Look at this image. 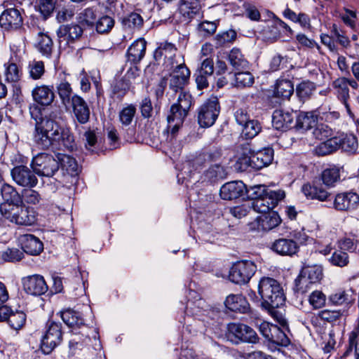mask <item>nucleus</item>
I'll return each instance as SVG.
<instances>
[{"instance_id":"nucleus-1","label":"nucleus","mask_w":359,"mask_h":359,"mask_svg":"<svg viewBox=\"0 0 359 359\" xmlns=\"http://www.w3.org/2000/svg\"><path fill=\"white\" fill-rule=\"evenodd\" d=\"M34 140L41 149L55 146L72 151L76 148L74 136L70 129L60 126L50 116L36 124Z\"/></svg>"},{"instance_id":"nucleus-2","label":"nucleus","mask_w":359,"mask_h":359,"mask_svg":"<svg viewBox=\"0 0 359 359\" xmlns=\"http://www.w3.org/2000/svg\"><path fill=\"white\" fill-rule=\"evenodd\" d=\"M257 290L264 309L279 308L285 302L282 285L273 278L262 277L259 281Z\"/></svg>"},{"instance_id":"nucleus-3","label":"nucleus","mask_w":359,"mask_h":359,"mask_svg":"<svg viewBox=\"0 0 359 359\" xmlns=\"http://www.w3.org/2000/svg\"><path fill=\"white\" fill-rule=\"evenodd\" d=\"M0 212L4 218L18 225L31 226L36 221V212L22 204H1Z\"/></svg>"},{"instance_id":"nucleus-4","label":"nucleus","mask_w":359,"mask_h":359,"mask_svg":"<svg viewBox=\"0 0 359 359\" xmlns=\"http://www.w3.org/2000/svg\"><path fill=\"white\" fill-rule=\"evenodd\" d=\"M172 69V72L169 74V76H164L159 83V86L162 88V91L166 87L168 81L170 88L175 92L182 90L189 82L190 71L183 61L175 64Z\"/></svg>"},{"instance_id":"nucleus-5","label":"nucleus","mask_w":359,"mask_h":359,"mask_svg":"<svg viewBox=\"0 0 359 359\" xmlns=\"http://www.w3.org/2000/svg\"><path fill=\"white\" fill-rule=\"evenodd\" d=\"M227 337L234 344L241 343L257 344L259 338L250 326L243 323H229L227 327Z\"/></svg>"},{"instance_id":"nucleus-6","label":"nucleus","mask_w":359,"mask_h":359,"mask_svg":"<svg viewBox=\"0 0 359 359\" xmlns=\"http://www.w3.org/2000/svg\"><path fill=\"white\" fill-rule=\"evenodd\" d=\"M307 236L302 232H294L291 238H278L272 244L271 249L282 256H292L299 250L298 244L306 242Z\"/></svg>"},{"instance_id":"nucleus-7","label":"nucleus","mask_w":359,"mask_h":359,"mask_svg":"<svg viewBox=\"0 0 359 359\" xmlns=\"http://www.w3.org/2000/svg\"><path fill=\"white\" fill-rule=\"evenodd\" d=\"M31 165L36 174L48 177L53 176L59 169L58 161L47 153H41L33 157Z\"/></svg>"},{"instance_id":"nucleus-8","label":"nucleus","mask_w":359,"mask_h":359,"mask_svg":"<svg viewBox=\"0 0 359 359\" xmlns=\"http://www.w3.org/2000/svg\"><path fill=\"white\" fill-rule=\"evenodd\" d=\"M257 270L252 261L241 260L234 263L229 271V280L236 284H245L251 279Z\"/></svg>"},{"instance_id":"nucleus-9","label":"nucleus","mask_w":359,"mask_h":359,"mask_svg":"<svg viewBox=\"0 0 359 359\" xmlns=\"http://www.w3.org/2000/svg\"><path fill=\"white\" fill-rule=\"evenodd\" d=\"M219 113L218 99L212 97L201 106L198 111V122L201 127L212 126Z\"/></svg>"},{"instance_id":"nucleus-10","label":"nucleus","mask_w":359,"mask_h":359,"mask_svg":"<svg viewBox=\"0 0 359 359\" xmlns=\"http://www.w3.org/2000/svg\"><path fill=\"white\" fill-rule=\"evenodd\" d=\"M62 339L61 325L53 321L47 324V330L42 337L41 349L45 354L50 353L60 344Z\"/></svg>"},{"instance_id":"nucleus-11","label":"nucleus","mask_w":359,"mask_h":359,"mask_svg":"<svg viewBox=\"0 0 359 359\" xmlns=\"http://www.w3.org/2000/svg\"><path fill=\"white\" fill-rule=\"evenodd\" d=\"M285 196L283 190L269 191L268 195L255 201H250L252 209L259 213H267L272 210Z\"/></svg>"},{"instance_id":"nucleus-12","label":"nucleus","mask_w":359,"mask_h":359,"mask_svg":"<svg viewBox=\"0 0 359 359\" xmlns=\"http://www.w3.org/2000/svg\"><path fill=\"white\" fill-rule=\"evenodd\" d=\"M83 32L81 27L76 24L60 25L56 32L60 48H65L74 43L81 37Z\"/></svg>"},{"instance_id":"nucleus-13","label":"nucleus","mask_w":359,"mask_h":359,"mask_svg":"<svg viewBox=\"0 0 359 359\" xmlns=\"http://www.w3.org/2000/svg\"><path fill=\"white\" fill-rule=\"evenodd\" d=\"M177 48L175 46L171 43L165 41L161 43L155 50L154 57L156 61H160L163 58V66L168 70H171L175 64H177L179 61L176 59Z\"/></svg>"},{"instance_id":"nucleus-14","label":"nucleus","mask_w":359,"mask_h":359,"mask_svg":"<svg viewBox=\"0 0 359 359\" xmlns=\"http://www.w3.org/2000/svg\"><path fill=\"white\" fill-rule=\"evenodd\" d=\"M359 205V195L353 191H345L334 196L332 207L339 212L355 210Z\"/></svg>"},{"instance_id":"nucleus-15","label":"nucleus","mask_w":359,"mask_h":359,"mask_svg":"<svg viewBox=\"0 0 359 359\" xmlns=\"http://www.w3.org/2000/svg\"><path fill=\"white\" fill-rule=\"evenodd\" d=\"M11 176L14 182L23 187H34L38 180L33 171L25 165L16 166L11 170Z\"/></svg>"},{"instance_id":"nucleus-16","label":"nucleus","mask_w":359,"mask_h":359,"mask_svg":"<svg viewBox=\"0 0 359 359\" xmlns=\"http://www.w3.org/2000/svg\"><path fill=\"white\" fill-rule=\"evenodd\" d=\"M24 290L29 294L39 296L48 290L44 278L41 275H32L22 279Z\"/></svg>"},{"instance_id":"nucleus-17","label":"nucleus","mask_w":359,"mask_h":359,"mask_svg":"<svg viewBox=\"0 0 359 359\" xmlns=\"http://www.w3.org/2000/svg\"><path fill=\"white\" fill-rule=\"evenodd\" d=\"M23 24L20 11L15 8L5 10L0 15V25L7 30H16Z\"/></svg>"},{"instance_id":"nucleus-18","label":"nucleus","mask_w":359,"mask_h":359,"mask_svg":"<svg viewBox=\"0 0 359 359\" xmlns=\"http://www.w3.org/2000/svg\"><path fill=\"white\" fill-rule=\"evenodd\" d=\"M288 32L290 34L293 33L290 27L280 19H276L271 22L263 30L264 39L269 42L276 41L282 36V32Z\"/></svg>"},{"instance_id":"nucleus-19","label":"nucleus","mask_w":359,"mask_h":359,"mask_svg":"<svg viewBox=\"0 0 359 359\" xmlns=\"http://www.w3.org/2000/svg\"><path fill=\"white\" fill-rule=\"evenodd\" d=\"M191 106V95L187 92H182L177 99V102L173 104L170 108V118H177L181 121L187 115Z\"/></svg>"},{"instance_id":"nucleus-20","label":"nucleus","mask_w":359,"mask_h":359,"mask_svg":"<svg viewBox=\"0 0 359 359\" xmlns=\"http://www.w3.org/2000/svg\"><path fill=\"white\" fill-rule=\"evenodd\" d=\"M69 106L72 107L74 114L79 123L85 124L89 121L90 109L83 97L74 94Z\"/></svg>"},{"instance_id":"nucleus-21","label":"nucleus","mask_w":359,"mask_h":359,"mask_svg":"<svg viewBox=\"0 0 359 359\" xmlns=\"http://www.w3.org/2000/svg\"><path fill=\"white\" fill-rule=\"evenodd\" d=\"M19 241L22 250L31 255H38L43 250V244L39 238L32 234L20 236Z\"/></svg>"},{"instance_id":"nucleus-22","label":"nucleus","mask_w":359,"mask_h":359,"mask_svg":"<svg viewBox=\"0 0 359 359\" xmlns=\"http://www.w3.org/2000/svg\"><path fill=\"white\" fill-rule=\"evenodd\" d=\"M273 159V150L270 147L255 151L252 149V168L259 170L269 165Z\"/></svg>"},{"instance_id":"nucleus-23","label":"nucleus","mask_w":359,"mask_h":359,"mask_svg":"<svg viewBox=\"0 0 359 359\" xmlns=\"http://www.w3.org/2000/svg\"><path fill=\"white\" fill-rule=\"evenodd\" d=\"M226 309L234 312L245 313L250 309V304L242 294H229L224 301Z\"/></svg>"},{"instance_id":"nucleus-24","label":"nucleus","mask_w":359,"mask_h":359,"mask_svg":"<svg viewBox=\"0 0 359 359\" xmlns=\"http://www.w3.org/2000/svg\"><path fill=\"white\" fill-rule=\"evenodd\" d=\"M245 184L241 181L230 182L220 189V196L224 200H233L241 196Z\"/></svg>"},{"instance_id":"nucleus-25","label":"nucleus","mask_w":359,"mask_h":359,"mask_svg":"<svg viewBox=\"0 0 359 359\" xmlns=\"http://www.w3.org/2000/svg\"><path fill=\"white\" fill-rule=\"evenodd\" d=\"M334 88L336 90L338 97L341 100L344 104L348 114L353 118V113L351 110L350 105L348 103L349 98V89L346 83V78L341 77L336 79L332 84Z\"/></svg>"},{"instance_id":"nucleus-26","label":"nucleus","mask_w":359,"mask_h":359,"mask_svg":"<svg viewBox=\"0 0 359 359\" xmlns=\"http://www.w3.org/2000/svg\"><path fill=\"white\" fill-rule=\"evenodd\" d=\"M294 120L293 113L276 109L272 116L273 126L277 130H285L291 127Z\"/></svg>"},{"instance_id":"nucleus-27","label":"nucleus","mask_w":359,"mask_h":359,"mask_svg":"<svg viewBox=\"0 0 359 359\" xmlns=\"http://www.w3.org/2000/svg\"><path fill=\"white\" fill-rule=\"evenodd\" d=\"M343 167L336 165H332L323 170L320 175V179L326 187H333L341 180V172Z\"/></svg>"},{"instance_id":"nucleus-28","label":"nucleus","mask_w":359,"mask_h":359,"mask_svg":"<svg viewBox=\"0 0 359 359\" xmlns=\"http://www.w3.org/2000/svg\"><path fill=\"white\" fill-rule=\"evenodd\" d=\"M32 94L35 102L45 106L50 104L55 97L53 88L47 86H36Z\"/></svg>"},{"instance_id":"nucleus-29","label":"nucleus","mask_w":359,"mask_h":359,"mask_svg":"<svg viewBox=\"0 0 359 359\" xmlns=\"http://www.w3.org/2000/svg\"><path fill=\"white\" fill-rule=\"evenodd\" d=\"M302 191L308 198L317 199L320 201H327L331 195V194L321 185L311 186L309 184H304L302 187Z\"/></svg>"},{"instance_id":"nucleus-30","label":"nucleus","mask_w":359,"mask_h":359,"mask_svg":"<svg viewBox=\"0 0 359 359\" xmlns=\"http://www.w3.org/2000/svg\"><path fill=\"white\" fill-rule=\"evenodd\" d=\"M281 219L276 212L262 213L257 218V227L263 231H270L280 224Z\"/></svg>"},{"instance_id":"nucleus-31","label":"nucleus","mask_w":359,"mask_h":359,"mask_svg":"<svg viewBox=\"0 0 359 359\" xmlns=\"http://www.w3.org/2000/svg\"><path fill=\"white\" fill-rule=\"evenodd\" d=\"M352 292L351 290H337L328 297L329 303L333 306L349 307L353 302Z\"/></svg>"},{"instance_id":"nucleus-32","label":"nucleus","mask_w":359,"mask_h":359,"mask_svg":"<svg viewBox=\"0 0 359 359\" xmlns=\"http://www.w3.org/2000/svg\"><path fill=\"white\" fill-rule=\"evenodd\" d=\"M147 41L142 38L134 41L127 51L128 60L133 63L140 62L144 56Z\"/></svg>"},{"instance_id":"nucleus-33","label":"nucleus","mask_w":359,"mask_h":359,"mask_svg":"<svg viewBox=\"0 0 359 359\" xmlns=\"http://www.w3.org/2000/svg\"><path fill=\"white\" fill-rule=\"evenodd\" d=\"M318 114L316 111H301L296 117V128L303 130L315 127L318 122Z\"/></svg>"},{"instance_id":"nucleus-34","label":"nucleus","mask_w":359,"mask_h":359,"mask_svg":"<svg viewBox=\"0 0 359 359\" xmlns=\"http://www.w3.org/2000/svg\"><path fill=\"white\" fill-rule=\"evenodd\" d=\"M294 92V86L289 79L277 80L273 90V96L283 100H288Z\"/></svg>"},{"instance_id":"nucleus-35","label":"nucleus","mask_w":359,"mask_h":359,"mask_svg":"<svg viewBox=\"0 0 359 359\" xmlns=\"http://www.w3.org/2000/svg\"><path fill=\"white\" fill-rule=\"evenodd\" d=\"M252 148L250 144H245L241 147V151L236 163V169L245 171L249 167L252 168Z\"/></svg>"},{"instance_id":"nucleus-36","label":"nucleus","mask_w":359,"mask_h":359,"mask_svg":"<svg viewBox=\"0 0 359 359\" xmlns=\"http://www.w3.org/2000/svg\"><path fill=\"white\" fill-rule=\"evenodd\" d=\"M1 194L4 202L2 204L18 205L22 204L21 194L15 188L8 184H4L1 188Z\"/></svg>"},{"instance_id":"nucleus-37","label":"nucleus","mask_w":359,"mask_h":359,"mask_svg":"<svg viewBox=\"0 0 359 359\" xmlns=\"http://www.w3.org/2000/svg\"><path fill=\"white\" fill-rule=\"evenodd\" d=\"M201 6L198 0H180L179 11L180 13L189 18L199 15Z\"/></svg>"},{"instance_id":"nucleus-38","label":"nucleus","mask_w":359,"mask_h":359,"mask_svg":"<svg viewBox=\"0 0 359 359\" xmlns=\"http://www.w3.org/2000/svg\"><path fill=\"white\" fill-rule=\"evenodd\" d=\"M56 89L62 103L65 107H69L74 95L71 84L65 80H61L57 83Z\"/></svg>"},{"instance_id":"nucleus-39","label":"nucleus","mask_w":359,"mask_h":359,"mask_svg":"<svg viewBox=\"0 0 359 359\" xmlns=\"http://www.w3.org/2000/svg\"><path fill=\"white\" fill-rule=\"evenodd\" d=\"M338 149H339V138L334 137L320 143L315 151L318 156H326L336 151Z\"/></svg>"},{"instance_id":"nucleus-40","label":"nucleus","mask_w":359,"mask_h":359,"mask_svg":"<svg viewBox=\"0 0 359 359\" xmlns=\"http://www.w3.org/2000/svg\"><path fill=\"white\" fill-rule=\"evenodd\" d=\"M229 61L236 70L240 71L248 69L249 63L238 48H233L230 51Z\"/></svg>"},{"instance_id":"nucleus-41","label":"nucleus","mask_w":359,"mask_h":359,"mask_svg":"<svg viewBox=\"0 0 359 359\" xmlns=\"http://www.w3.org/2000/svg\"><path fill=\"white\" fill-rule=\"evenodd\" d=\"M57 158L59 164H60L63 170H65L71 175H76L78 174L79 166L74 158L69 155L60 154Z\"/></svg>"},{"instance_id":"nucleus-42","label":"nucleus","mask_w":359,"mask_h":359,"mask_svg":"<svg viewBox=\"0 0 359 359\" xmlns=\"http://www.w3.org/2000/svg\"><path fill=\"white\" fill-rule=\"evenodd\" d=\"M61 318L69 327H79L83 324V320L81 314L72 309H67L61 312Z\"/></svg>"},{"instance_id":"nucleus-43","label":"nucleus","mask_w":359,"mask_h":359,"mask_svg":"<svg viewBox=\"0 0 359 359\" xmlns=\"http://www.w3.org/2000/svg\"><path fill=\"white\" fill-rule=\"evenodd\" d=\"M53 48V43L52 39L46 34H40L37 49L42 55L49 58L51 56Z\"/></svg>"},{"instance_id":"nucleus-44","label":"nucleus","mask_w":359,"mask_h":359,"mask_svg":"<svg viewBox=\"0 0 359 359\" xmlns=\"http://www.w3.org/2000/svg\"><path fill=\"white\" fill-rule=\"evenodd\" d=\"M315 286V284L301 273L294 280V290L295 292L303 294L313 289Z\"/></svg>"},{"instance_id":"nucleus-45","label":"nucleus","mask_w":359,"mask_h":359,"mask_svg":"<svg viewBox=\"0 0 359 359\" xmlns=\"http://www.w3.org/2000/svg\"><path fill=\"white\" fill-rule=\"evenodd\" d=\"M301 273L316 285L320 283L323 276L321 266L317 265L307 266Z\"/></svg>"},{"instance_id":"nucleus-46","label":"nucleus","mask_w":359,"mask_h":359,"mask_svg":"<svg viewBox=\"0 0 359 359\" xmlns=\"http://www.w3.org/2000/svg\"><path fill=\"white\" fill-rule=\"evenodd\" d=\"M21 198L22 199V205H25V203L29 205H36L39 204L41 200V197L39 193L29 187L24 189L22 191Z\"/></svg>"},{"instance_id":"nucleus-47","label":"nucleus","mask_w":359,"mask_h":359,"mask_svg":"<svg viewBox=\"0 0 359 359\" xmlns=\"http://www.w3.org/2000/svg\"><path fill=\"white\" fill-rule=\"evenodd\" d=\"M242 129V135L246 139H252L261 131L260 123L257 120L250 119L244 124Z\"/></svg>"},{"instance_id":"nucleus-48","label":"nucleus","mask_w":359,"mask_h":359,"mask_svg":"<svg viewBox=\"0 0 359 359\" xmlns=\"http://www.w3.org/2000/svg\"><path fill=\"white\" fill-rule=\"evenodd\" d=\"M234 77L235 86L238 88L248 87L254 83V76L247 69L236 73Z\"/></svg>"},{"instance_id":"nucleus-49","label":"nucleus","mask_w":359,"mask_h":359,"mask_svg":"<svg viewBox=\"0 0 359 359\" xmlns=\"http://www.w3.org/2000/svg\"><path fill=\"white\" fill-rule=\"evenodd\" d=\"M357 138L353 135H346L342 139L339 138V148L344 151L353 154L358 149Z\"/></svg>"},{"instance_id":"nucleus-50","label":"nucleus","mask_w":359,"mask_h":359,"mask_svg":"<svg viewBox=\"0 0 359 359\" xmlns=\"http://www.w3.org/2000/svg\"><path fill=\"white\" fill-rule=\"evenodd\" d=\"M316 89V85L311 81H303L296 88L297 96L302 100L309 99Z\"/></svg>"},{"instance_id":"nucleus-51","label":"nucleus","mask_w":359,"mask_h":359,"mask_svg":"<svg viewBox=\"0 0 359 359\" xmlns=\"http://www.w3.org/2000/svg\"><path fill=\"white\" fill-rule=\"evenodd\" d=\"M114 26V20L109 15L100 17L95 23L96 31L100 34H107Z\"/></svg>"},{"instance_id":"nucleus-52","label":"nucleus","mask_w":359,"mask_h":359,"mask_svg":"<svg viewBox=\"0 0 359 359\" xmlns=\"http://www.w3.org/2000/svg\"><path fill=\"white\" fill-rule=\"evenodd\" d=\"M7 321L14 330H20L26 321V314L22 311L10 312Z\"/></svg>"},{"instance_id":"nucleus-53","label":"nucleus","mask_w":359,"mask_h":359,"mask_svg":"<svg viewBox=\"0 0 359 359\" xmlns=\"http://www.w3.org/2000/svg\"><path fill=\"white\" fill-rule=\"evenodd\" d=\"M269 191L264 184H257L246 188V194L250 201L258 200L266 195H268Z\"/></svg>"},{"instance_id":"nucleus-54","label":"nucleus","mask_w":359,"mask_h":359,"mask_svg":"<svg viewBox=\"0 0 359 359\" xmlns=\"http://www.w3.org/2000/svg\"><path fill=\"white\" fill-rule=\"evenodd\" d=\"M326 295L320 290H313L309 296V304L313 309L323 308L326 304Z\"/></svg>"},{"instance_id":"nucleus-55","label":"nucleus","mask_w":359,"mask_h":359,"mask_svg":"<svg viewBox=\"0 0 359 359\" xmlns=\"http://www.w3.org/2000/svg\"><path fill=\"white\" fill-rule=\"evenodd\" d=\"M135 114L136 107L133 104H129L120 111L119 121L123 126H128L132 123Z\"/></svg>"},{"instance_id":"nucleus-56","label":"nucleus","mask_w":359,"mask_h":359,"mask_svg":"<svg viewBox=\"0 0 359 359\" xmlns=\"http://www.w3.org/2000/svg\"><path fill=\"white\" fill-rule=\"evenodd\" d=\"M236 38V32L232 29L218 33L215 38V46L217 47L223 46L227 43H232Z\"/></svg>"},{"instance_id":"nucleus-57","label":"nucleus","mask_w":359,"mask_h":359,"mask_svg":"<svg viewBox=\"0 0 359 359\" xmlns=\"http://www.w3.org/2000/svg\"><path fill=\"white\" fill-rule=\"evenodd\" d=\"M270 339L268 341L281 346H287L290 344V339L287 335L278 326L272 330Z\"/></svg>"},{"instance_id":"nucleus-58","label":"nucleus","mask_w":359,"mask_h":359,"mask_svg":"<svg viewBox=\"0 0 359 359\" xmlns=\"http://www.w3.org/2000/svg\"><path fill=\"white\" fill-rule=\"evenodd\" d=\"M29 76L37 80L41 78L44 74L45 67L42 61L33 60L29 62L28 66Z\"/></svg>"},{"instance_id":"nucleus-59","label":"nucleus","mask_w":359,"mask_h":359,"mask_svg":"<svg viewBox=\"0 0 359 359\" xmlns=\"http://www.w3.org/2000/svg\"><path fill=\"white\" fill-rule=\"evenodd\" d=\"M6 67V79L11 82H16L21 77V72L18 65L13 62H8L5 64Z\"/></svg>"},{"instance_id":"nucleus-60","label":"nucleus","mask_w":359,"mask_h":359,"mask_svg":"<svg viewBox=\"0 0 359 359\" xmlns=\"http://www.w3.org/2000/svg\"><path fill=\"white\" fill-rule=\"evenodd\" d=\"M330 262L332 265L344 267L348 264L349 257L347 252L339 249L334 252Z\"/></svg>"},{"instance_id":"nucleus-61","label":"nucleus","mask_w":359,"mask_h":359,"mask_svg":"<svg viewBox=\"0 0 359 359\" xmlns=\"http://www.w3.org/2000/svg\"><path fill=\"white\" fill-rule=\"evenodd\" d=\"M95 18V11L92 8H87L78 14L77 20L81 24L92 26Z\"/></svg>"},{"instance_id":"nucleus-62","label":"nucleus","mask_w":359,"mask_h":359,"mask_svg":"<svg viewBox=\"0 0 359 359\" xmlns=\"http://www.w3.org/2000/svg\"><path fill=\"white\" fill-rule=\"evenodd\" d=\"M205 177L210 181L222 179L225 177L226 172L223 167L218 164L212 165L205 172Z\"/></svg>"},{"instance_id":"nucleus-63","label":"nucleus","mask_w":359,"mask_h":359,"mask_svg":"<svg viewBox=\"0 0 359 359\" xmlns=\"http://www.w3.org/2000/svg\"><path fill=\"white\" fill-rule=\"evenodd\" d=\"M345 310H323L318 313V316L321 320L332 323L339 319L344 313Z\"/></svg>"},{"instance_id":"nucleus-64","label":"nucleus","mask_w":359,"mask_h":359,"mask_svg":"<svg viewBox=\"0 0 359 359\" xmlns=\"http://www.w3.org/2000/svg\"><path fill=\"white\" fill-rule=\"evenodd\" d=\"M354 350L355 359H359V338L355 333H350L348 337V346L344 352L343 357L348 356Z\"/></svg>"}]
</instances>
